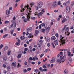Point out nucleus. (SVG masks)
<instances>
[{
	"label": "nucleus",
	"mask_w": 74,
	"mask_h": 74,
	"mask_svg": "<svg viewBox=\"0 0 74 74\" xmlns=\"http://www.w3.org/2000/svg\"><path fill=\"white\" fill-rule=\"evenodd\" d=\"M12 10V7H10L9 8L10 10Z\"/></svg>",
	"instance_id": "obj_58"
},
{
	"label": "nucleus",
	"mask_w": 74,
	"mask_h": 74,
	"mask_svg": "<svg viewBox=\"0 0 74 74\" xmlns=\"http://www.w3.org/2000/svg\"><path fill=\"white\" fill-rule=\"evenodd\" d=\"M64 74H67V73H68L67 70L66 69L64 71Z\"/></svg>",
	"instance_id": "obj_29"
},
{
	"label": "nucleus",
	"mask_w": 74,
	"mask_h": 74,
	"mask_svg": "<svg viewBox=\"0 0 74 74\" xmlns=\"http://www.w3.org/2000/svg\"><path fill=\"white\" fill-rule=\"evenodd\" d=\"M56 36L57 37H59V34H58V33H56Z\"/></svg>",
	"instance_id": "obj_49"
},
{
	"label": "nucleus",
	"mask_w": 74,
	"mask_h": 74,
	"mask_svg": "<svg viewBox=\"0 0 74 74\" xmlns=\"http://www.w3.org/2000/svg\"><path fill=\"white\" fill-rule=\"evenodd\" d=\"M32 30V27H30L29 28H28L27 30V32H29V31H31Z\"/></svg>",
	"instance_id": "obj_19"
},
{
	"label": "nucleus",
	"mask_w": 74,
	"mask_h": 74,
	"mask_svg": "<svg viewBox=\"0 0 74 74\" xmlns=\"http://www.w3.org/2000/svg\"><path fill=\"white\" fill-rule=\"evenodd\" d=\"M28 49H29L27 48H25L24 49V50L25 51H27L28 50Z\"/></svg>",
	"instance_id": "obj_54"
},
{
	"label": "nucleus",
	"mask_w": 74,
	"mask_h": 74,
	"mask_svg": "<svg viewBox=\"0 0 74 74\" xmlns=\"http://www.w3.org/2000/svg\"><path fill=\"white\" fill-rule=\"evenodd\" d=\"M37 6H35V8L37 10H38L39 8H41L43 5V3L42 2H40L37 4Z\"/></svg>",
	"instance_id": "obj_1"
},
{
	"label": "nucleus",
	"mask_w": 74,
	"mask_h": 74,
	"mask_svg": "<svg viewBox=\"0 0 74 74\" xmlns=\"http://www.w3.org/2000/svg\"><path fill=\"white\" fill-rule=\"evenodd\" d=\"M42 14H43V13L42 12H41L38 13V16H41V15H42Z\"/></svg>",
	"instance_id": "obj_22"
},
{
	"label": "nucleus",
	"mask_w": 74,
	"mask_h": 74,
	"mask_svg": "<svg viewBox=\"0 0 74 74\" xmlns=\"http://www.w3.org/2000/svg\"><path fill=\"white\" fill-rule=\"evenodd\" d=\"M28 14L27 15V19L25 18L24 19V22H26L27 21L30 20V16L29 15H30V14L29 13V12H28Z\"/></svg>",
	"instance_id": "obj_3"
},
{
	"label": "nucleus",
	"mask_w": 74,
	"mask_h": 74,
	"mask_svg": "<svg viewBox=\"0 0 74 74\" xmlns=\"http://www.w3.org/2000/svg\"><path fill=\"white\" fill-rule=\"evenodd\" d=\"M70 4V0H68L67 2L63 3V5L64 6H67Z\"/></svg>",
	"instance_id": "obj_5"
},
{
	"label": "nucleus",
	"mask_w": 74,
	"mask_h": 74,
	"mask_svg": "<svg viewBox=\"0 0 74 74\" xmlns=\"http://www.w3.org/2000/svg\"><path fill=\"white\" fill-rule=\"evenodd\" d=\"M57 62H58V63H61V60H60V59H58L57 60Z\"/></svg>",
	"instance_id": "obj_43"
},
{
	"label": "nucleus",
	"mask_w": 74,
	"mask_h": 74,
	"mask_svg": "<svg viewBox=\"0 0 74 74\" xmlns=\"http://www.w3.org/2000/svg\"><path fill=\"white\" fill-rule=\"evenodd\" d=\"M51 40H56V37L55 36H53L51 38Z\"/></svg>",
	"instance_id": "obj_16"
},
{
	"label": "nucleus",
	"mask_w": 74,
	"mask_h": 74,
	"mask_svg": "<svg viewBox=\"0 0 74 74\" xmlns=\"http://www.w3.org/2000/svg\"><path fill=\"white\" fill-rule=\"evenodd\" d=\"M7 70L8 71H10L11 70V66H8V67H7Z\"/></svg>",
	"instance_id": "obj_12"
},
{
	"label": "nucleus",
	"mask_w": 74,
	"mask_h": 74,
	"mask_svg": "<svg viewBox=\"0 0 74 74\" xmlns=\"http://www.w3.org/2000/svg\"><path fill=\"white\" fill-rule=\"evenodd\" d=\"M41 62L40 61H39L38 62V64L39 65V64H41Z\"/></svg>",
	"instance_id": "obj_62"
},
{
	"label": "nucleus",
	"mask_w": 74,
	"mask_h": 74,
	"mask_svg": "<svg viewBox=\"0 0 74 74\" xmlns=\"http://www.w3.org/2000/svg\"><path fill=\"white\" fill-rule=\"evenodd\" d=\"M31 64H33L34 65V64H35V62H31Z\"/></svg>",
	"instance_id": "obj_55"
},
{
	"label": "nucleus",
	"mask_w": 74,
	"mask_h": 74,
	"mask_svg": "<svg viewBox=\"0 0 74 74\" xmlns=\"http://www.w3.org/2000/svg\"><path fill=\"white\" fill-rule=\"evenodd\" d=\"M14 29H12L11 30V34H13V31H14Z\"/></svg>",
	"instance_id": "obj_40"
},
{
	"label": "nucleus",
	"mask_w": 74,
	"mask_h": 74,
	"mask_svg": "<svg viewBox=\"0 0 74 74\" xmlns=\"http://www.w3.org/2000/svg\"><path fill=\"white\" fill-rule=\"evenodd\" d=\"M19 53H20V55H22V53H23V51H20L19 52Z\"/></svg>",
	"instance_id": "obj_42"
},
{
	"label": "nucleus",
	"mask_w": 74,
	"mask_h": 74,
	"mask_svg": "<svg viewBox=\"0 0 74 74\" xmlns=\"http://www.w3.org/2000/svg\"><path fill=\"white\" fill-rule=\"evenodd\" d=\"M32 70V68H29L27 69V71H30Z\"/></svg>",
	"instance_id": "obj_50"
},
{
	"label": "nucleus",
	"mask_w": 74,
	"mask_h": 74,
	"mask_svg": "<svg viewBox=\"0 0 74 74\" xmlns=\"http://www.w3.org/2000/svg\"><path fill=\"white\" fill-rule=\"evenodd\" d=\"M60 59L63 60L62 61V62H64L65 61V60L66 59V55H64L63 57L62 56H60Z\"/></svg>",
	"instance_id": "obj_4"
},
{
	"label": "nucleus",
	"mask_w": 74,
	"mask_h": 74,
	"mask_svg": "<svg viewBox=\"0 0 74 74\" xmlns=\"http://www.w3.org/2000/svg\"><path fill=\"white\" fill-rule=\"evenodd\" d=\"M34 71L35 72H36V73H37V72H40V71L38 70L37 69H34Z\"/></svg>",
	"instance_id": "obj_21"
},
{
	"label": "nucleus",
	"mask_w": 74,
	"mask_h": 74,
	"mask_svg": "<svg viewBox=\"0 0 74 74\" xmlns=\"http://www.w3.org/2000/svg\"><path fill=\"white\" fill-rule=\"evenodd\" d=\"M13 25H14L13 24H12L9 27V29H12Z\"/></svg>",
	"instance_id": "obj_32"
},
{
	"label": "nucleus",
	"mask_w": 74,
	"mask_h": 74,
	"mask_svg": "<svg viewBox=\"0 0 74 74\" xmlns=\"http://www.w3.org/2000/svg\"><path fill=\"white\" fill-rule=\"evenodd\" d=\"M32 33H29L28 36L29 38H31L32 37Z\"/></svg>",
	"instance_id": "obj_30"
},
{
	"label": "nucleus",
	"mask_w": 74,
	"mask_h": 74,
	"mask_svg": "<svg viewBox=\"0 0 74 74\" xmlns=\"http://www.w3.org/2000/svg\"><path fill=\"white\" fill-rule=\"evenodd\" d=\"M31 19H32V20H35V19H36V17H32V16L31 17Z\"/></svg>",
	"instance_id": "obj_35"
},
{
	"label": "nucleus",
	"mask_w": 74,
	"mask_h": 74,
	"mask_svg": "<svg viewBox=\"0 0 74 74\" xmlns=\"http://www.w3.org/2000/svg\"><path fill=\"white\" fill-rule=\"evenodd\" d=\"M68 60L69 62H68V63H71V62L72 61V59L71 58H68Z\"/></svg>",
	"instance_id": "obj_13"
},
{
	"label": "nucleus",
	"mask_w": 74,
	"mask_h": 74,
	"mask_svg": "<svg viewBox=\"0 0 74 74\" xmlns=\"http://www.w3.org/2000/svg\"><path fill=\"white\" fill-rule=\"evenodd\" d=\"M71 55V52H68V56H70Z\"/></svg>",
	"instance_id": "obj_38"
},
{
	"label": "nucleus",
	"mask_w": 74,
	"mask_h": 74,
	"mask_svg": "<svg viewBox=\"0 0 74 74\" xmlns=\"http://www.w3.org/2000/svg\"><path fill=\"white\" fill-rule=\"evenodd\" d=\"M8 34H5L3 36V38H5L7 36H8Z\"/></svg>",
	"instance_id": "obj_27"
},
{
	"label": "nucleus",
	"mask_w": 74,
	"mask_h": 74,
	"mask_svg": "<svg viewBox=\"0 0 74 74\" xmlns=\"http://www.w3.org/2000/svg\"><path fill=\"white\" fill-rule=\"evenodd\" d=\"M55 61V57H53L52 60L50 61V63H53Z\"/></svg>",
	"instance_id": "obj_10"
},
{
	"label": "nucleus",
	"mask_w": 74,
	"mask_h": 74,
	"mask_svg": "<svg viewBox=\"0 0 74 74\" xmlns=\"http://www.w3.org/2000/svg\"><path fill=\"white\" fill-rule=\"evenodd\" d=\"M56 1H54L53 2V3L52 4V6L53 7H56L57 6V4H56Z\"/></svg>",
	"instance_id": "obj_7"
},
{
	"label": "nucleus",
	"mask_w": 74,
	"mask_h": 74,
	"mask_svg": "<svg viewBox=\"0 0 74 74\" xmlns=\"http://www.w3.org/2000/svg\"><path fill=\"white\" fill-rule=\"evenodd\" d=\"M46 61H47V58H45V60H43V62H46Z\"/></svg>",
	"instance_id": "obj_63"
},
{
	"label": "nucleus",
	"mask_w": 74,
	"mask_h": 74,
	"mask_svg": "<svg viewBox=\"0 0 74 74\" xmlns=\"http://www.w3.org/2000/svg\"><path fill=\"white\" fill-rule=\"evenodd\" d=\"M47 70V69H42L41 71L42 72L43 71H46Z\"/></svg>",
	"instance_id": "obj_28"
},
{
	"label": "nucleus",
	"mask_w": 74,
	"mask_h": 74,
	"mask_svg": "<svg viewBox=\"0 0 74 74\" xmlns=\"http://www.w3.org/2000/svg\"><path fill=\"white\" fill-rule=\"evenodd\" d=\"M24 64L25 65H27V62H26V61H25L24 62Z\"/></svg>",
	"instance_id": "obj_61"
},
{
	"label": "nucleus",
	"mask_w": 74,
	"mask_h": 74,
	"mask_svg": "<svg viewBox=\"0 0 74 74\" xmlns=\"http://www.w3.org/2000/svg\"><path fill=\"white\" fill-rule=\"evenodd\" d=\"M3 45L2 44H1L0 46V48L1 49L2 47H3Z\"/></svg>",
	"instance_id": "obj_48"
},
{
	"label": "nucleus",
	"mask_w": 74,
	"mask_h": 74,
	"mask_svg": "<svg viewBox=\"0 0 74 74\" xmlns=\"http://www.w3.org/2000/svg\"><path fill=\"white\" fill-rule=\"evenodd\" d=\"M64 37H62L60 39V42L61 43L60 45L61 46V44L63 45V44H65V41H66V39H63Z\"/></svg>",
	"instance_id": "obj_2"
},
{
	"label": "nucleus",
	"mask_w": 74,
	"mask_h": 74,
	"mask_svg": "<svg viewBox=\"0 0 74 74\" xmlns=\"http://www.w3.org/2000/svg\"><path fill=\"white\" fill-rule=\"evenodd\" d=\"M23 72H24V73H27V70H26V69H23Z\"/></svg>",
	"instance_id": "obj_36"
},
{
	"label": "nucleus",
	"mask_w": 74,
	"mask_h": 74,
	"mask_svg": "<svg viewBox=\"0 0 74 74\" xmlns=\"http://www.w3.org/2000/svg\"><path fill=\"white\" fill-rule=\"evenodd\" d=\"M32 60H34V61H35L36 60V57H33Z\"/></svg>",
	"instance_id": "obj_60"
},
{
	"label": "nucleus",
	"mask_w": 74,
	"mask_h": 74,
	"mask_svg": "<svg viewBox=\"0 0 74 74\" xmlns=\"http://www.w3.org/2000/svg\"><path fill=\"white\" fill-rule=\"evenodd\" d=\"M44 56V54H42L40 56V58H42Z\"/></svg>",
	"instance_id": "obj_57"
},
{
	"label": "nucleus",
	"mask_w": 74,
	"mask_h": 74,
	"mask_svg": "<svg viewBox=\"0 0 74 74\" xmlns=\"http://www.w3.org/2000/svg\"><path fill=\"white\" fill-rule=\"evenodd\" d=\"M16 45H18V46H19V45H20V42H17L15 44Z\"/></svg>",
	"instance_id": "obj_34"
},
{
	"label": "nucleus",
	"mask_w": 74,
	"mask_h": 74,
	"mask_svg": "<svg viewBox=\"0 0 74 74\" xmlns=\"http://www.w3.org/2000/svg\"><path fill=\"white\" fill-rule=\"evenodd\" d=\"M6 65L5 64H3L2 66V67H4V68H6Z\"/></svg>",
	"instance_id": "obj_45"
},
{
	"label": "nucleus",
	"mask_w": 74,
	"mask_h": 74,
	"mask_svg": "<svg viewBox=\"0 0 74 74\" xmlns=\"http://www.w3.org/2000/svg\"><path fill=\"white\" fill-rule=\"evenodd\" d=\"M38 47L39 48H41V45L40 43H38Z\"/></svg>",
	"instance_id": "obj_41"
},
{
	"label": "nucleus",
	"mask_w": 74,
	"mask_h": 74,
	"mask_svg": "<svg viewBox=\"0 0 74 74\" xmlns=\"http://www.w3.org/2000/svg\"><path fill=\"white\" fill-rule=\"evenodd\" d=\"M54 11V12L56 13V12H58V10H55Z\"/></svg>",
	"instance_id": "obj_52"
},
{
	"label": "nucleus",
	"mask_w": 74,
	"mask_h": 74,
	"mask_svg": "<svg viewBox=\"0 0 74 74\" xmlns=\"http://www.w3.org/2000/svg\"><path fill=\"white\" fill-rule=\"evenodd\" d=\"M10 54H11V50H9L7 53V54L8 55H10Z\"/></svg>",
	"instance_id": "obj_24"
},
{
	"label": "nucleus",
	"mask_w": 74,
	"mask_h": 74,
	"mask_svg": "<svg viewBox=\"0 0 74 74\" xmlns=\"http://www.w3.org/2000/svg\"><path fill=\"white\" fill-rule=\"evenodd\" d=\"M9 23V21H5V24H7V23Z\"/></svg>",
	"instance_id": "obj_47"
},
{
	"label": "nucleus",
	"mask_w": 74,
	"mask_h": 74,
	"mask_svg": "<svg viewBox=\"0 0 74 74\" xmlns=\"http://www.w3.org/2000/svg\"><path fill=\"white\" fill-rule=\"evenodd\" d=\"M39 33V31L38 30H36L35 32L34 36H37L38 33Z\"/></svg>",
	"instance_id": "obj_8"
},
{
	"label": "nucleus",
	"mask_w": 74,
	"mask_h": 74,
	"mask_svg": "<svg viewBox=\"0 0 74 74\" xmlns=\"http://www.w3.org/2000/svg\"><path fill=\"white\" fill-rule=\"evenodd\" d=\"M8 48V47L7 46H6L5 48H4V50H5V51H6V50H7V49Z\"/></svg>",
	"instance_id": "obj_51"
},
{
	"label": "nucleus",
	"mask_w": 74,
	"mask_h": 74,
	"mask_svg": "<svg viewBox=\"0 0 74 74\" xmlns=\"http://www.w3.org/2000/svg\"><path fill=\"white\" fill-rule=\"evenodd\" d=\"M58 5H61V3H60V1H59L58 3Z\"/></svg>",
	"instance_id": "obj_53"
},
{
	"label": "nucleus",
	"mask_w": 74,
	"mask_h": 74,
	"mask_svg": "<svg viewBox=\"0 0 74 74\" xmlns=\"http://www.w3.org/2000/svg\"><path fill=\"white\" fill-rule=\"evenodd\" d=\"M35 4L33 2H32L30 4V5H31V7H32V5H34Z\"/></svg>",
	"instance_id": "obj_31"
},
{
	"label": "nucleus",
	"mask_w": 74,
	"mask_h": 74,
	"mask_svg": "<svg viewBox=\"0 0 74 74\" xmlns=\"http://www.w3.org/2000/svg\"><path fill=\"white\" fill-rule=\"evenodd\" d=\"M41 30H42V32L43 33H45V29H42Z\"/></svg>",
	"instance_id": "obj_46"
},
{
	"label": "nucleus",
	"mask_w": 74,
	"mask_h": 74,
	"mask_svg": "<svg viewBox=\"0 0 74 74\" xmlns=\"http://www.w3.org/2000/svg\"><path fill=\"white\" fill-rule=\"evenodd\" d=\"M47 46H48V47H49V46H50V43H47Z\"/></svg>",
	"instance_id": "obj_64"
},
{
	"label": "nucleus",
	"mask_w": 74,
	"mask_h": 74,
	"mask_svg": "<svg viewBox=\"0 0 74 74\" xmlns=\"http://www.w3.org/2000/svg\"><path fill=\"white\" fill-rule=\"evenodd\" d=\"M66 27H67V25H64L63 29H62V32H64L65 29L66 28Z\"/></svg>",
	"instance_id": "obj_14"
},
{
	"label": "nucleus",
	"mask_w": 74,
	"mask_h": 74,
	"mask_svg": "<svg viewBox=\"0 0 74 74\" xmlns=\"http://www.w3.org/2000/svg\"><path fill=\"white\" fill-rule=\"evenodd\" d=\"M21 65L19 64V63H18V65L17 66V68H19V67H21Z\"/></svg>",
	"instance_id": "obj_25"
},
{
	"label": "nucleus",
	"mask_w": 74,
	"mask_h": 74,
	"mask_svg": "<svg viewBox=\"0 0 74 74\" xmlns=\"http://www.w3.org/2000/svg\"><path fill=\"white\" fill-rule=\"evenodd\" d=\"M21 57V54H19L18 55L17 58L18 59H20Z\"/></svg>",
	"instance_id": "obj_33"
},
{
	"label": "nucleus",
	"mask_w": 74,
	"mask_h": 74,
	"mask_svg": "<svg viewBox=\"0 0 74 74\" xmlns=\"http://www.w3.org/2000/svg\"><path fill=\"white\" fill-rule=\"evenodd\" d=\"M3 59L4 61L6 62V61H7V56H4L3 57Z\"/></svg>",
	"instance_id": "obj_18"
},
{
	"label": "nucleus",
	"mask_w": 74,
	"mask_h": 74,
	"mask_svg": "<svg viewBox=\"0 0 74 74\" xmlns=\"http://www.w3.org/2000/svg\"><path fill=\"white\" fill-rule=\"evenodd\" d=\"M65 22H66V19H64L62 21V23H64Z\"/></svg>",
	"instance_id": "obj_39"
},
{
	"label": "nucleus",
	"mask_w": 74,
	"mask_h": 74,
	"mask_svg": "<svg viewBox=\"0 0 74 74\" xmlns=\"http://www.w3.org/2000/svg\"><path fill=\"white\" fill-rule=\"evenodd\" d=\"M20 39L21 40H24L25 39V37L23 36H21L20 37Z\"/></svg>",
	"instance_id": "obj_23"
},
{
	"label": "nucleus",
	"mask_w": 74,
	"mask_h": 74,
	"mask_svg": "<svg viewBox=\"0 0 74 74\" xmlns=\"http://www.w3.org/2000/svg\"><path fill=\"white\" fill-rule=\"evenodd\" d=\"M40 25H41V26H42V27H44V26H45V24H44V23L41 24H40Z\"/></svg>",
	"instance_id": "obj_37"
},
{
	"label": "nucleus",
	"mask_w": 74,
	"mask_h": 74,
	"mask_svg": "<svg viewBox=\"0 0 74 74\" xmlns=\"http://www.w3.org/2000/svg\"><path fill=\"white\" fill-rule=\"evenodd\" d=\"M15 27H16V24H14L13 28V29H15Z\"/></svg>",
	"instance_id": "obj_44"
},
{
	"label": "nucleus",
	"mask_w": 74,
	"mask_h": 74,
	"mask_svg": "<svg viewBox=\"0 0 74 74\" xmlns=\"http://www.w3.org/2000/svg\"><path fill=\"white\" fill-rule=\"evenodd\" d=\"M47 30H50V27H48L47 29Z\"/></svg>",
	"instance_id": "obj_56"
},
{
	"label": "nucleus",
	"mask_w": 74,
	"mask_h": 74,
	"mask_svg": "<svg viewBox=\"0 0 74 74\" xmlns=\"http://www.w3.org/2000/svg\"><path fill=\"white\" fill-rule=\"evenodd\" d=\"M66 11L67 13H69V12H70V6H68L66 7Z\"/></svg>",
	"instance_id": "obj_6"
},
{
	"label": "nucleus",
	"mask_w": 74,
	"mask_h": 74,
	"mask_svg": "<svg viewBox=\"0 0 74 74\" xmlns=\"http://www.w3.org/2000/svg\"><path fill=\"white\" fill-rule=\"evenodd\" d=\"M16 62H15V63L13 62L12 63L11 66H14V67H16Z\"/></svg>",
	"instance_id": "obj_15"
},
{
	"label": "nucleus",
	"mask_w": 74,
	"mask_h": 74,
	"mask_svg": "<svg viewBox=\"0 0 74 74\" xmlns=\"http://www.w3.org/2000/svg\"><path fill=\"white\" fill-rule=\"evenodd\" d=\"M74 2H72L71 4V7H72L74 5Z\"/></svg>",
	"instance_id": "obj_26"
},
{
	"label": "nucleus",
	"mask_w": 74,
	"mask_h": 74,
	"mask_svg": "<svg viewBox=\"0 0 74 74\" xmlns=\"http://www.w3.org/2000/svg\"><path fill=\"white\" fill-rule=\"evenodd\" d=\"M10 11L9 10H6V14L9 15L10 14Z\"/></svg>",
	"instance_id": "obj_17"
},
{
	"label": "nucleus",
	"mask_w": 74,
	"mask_h": 74,
	"mask_svg": "<svg viewBox=\"0 0 74 74\" xmlns=\"http://www.w3.org/2000/svg\"><path fill=\"white\" fill-rule=\"evenodd\" d=\"M69 27H67L65 29V34H67V33H68V32H69Z\"/></svg>",
	"instance_id": "obj_11"
},
{
	"label": "nucleus",
	"mask_w": 74,
	"mask_h": 74,
	"mask_svg": "<svg viewBox=\"0 0 74 74\" xmlns=\"http://www.w3.org/2000/svg\"><path fill=\"white\" fill-rule=\"evenodd\" d=\"M29 5H27V6H25L24 7V8H26V7H27V11H28V10L29 11V10H31V8H29Z\"/></svg>",
	"instance_id": "obj_9"
},
{
	"label": "nucleus",
	"mask_w": 74,
	"mask_h": 74,
	"mask_svg": "<svg viewBox=\"0 0 74 74\" xmlns=\"http://www.w3.org/2000/svg\"><path fill=\"white\" fill-rule=\"evenodd\" d=\"M74 29V27L73 26L70 27V29Z\"/></svg>",
	"instance_id": "obj_59"
},
{
	"label": "nucleus",
	"mask_w": 74,
	"mask_h": 74,
	"mask_svg": "<svg viewBox=\"0 0 74 74\" xmlns=\"http://www.w3.org/2000/svg\"><path fill=\"white\" fill-rule=\"evenodd\" d=\"M65 19L66 20V21H68V20L70 19V17L69 16H67Z\"/></svg>",
	"instance_id": "obj_20"
}]
</instances>
